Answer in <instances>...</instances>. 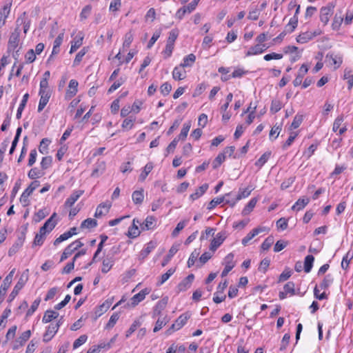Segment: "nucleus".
<instances>
[{
  "label": "nucleus",
  "mask_w": 353,
  "mask_h": 353,
  "mask_svg": "<svg viewBox=\"0 0 353 353\" xmlns=\"http://www.w3.org/2000/svg\"><path fill=\"white\" fill-rule=\"evenodd\" d=\"M314 257L312 255H307L304 261V271L307 273L310 272L312 268Z\"/></svg>",
  "instance_id": "nucleus-34"
},
{
  "label": "nucleus",
  "mask_w": 353,
  "mask_h": 353,
  "mask_svg": "<svg viewBox=\"0 0 353 353\" xmlns=\"http://www.w3.org/2000/svg\"><path fill=\"white\" fill-rule=\"evenodd\" d=\"M78 85V82L76 80H70L68 85L69 90H68V94L70 97H73L77 94Z\"/></svg>",
  "instance_id": "nucleus-37"
},
{
  "label": "nucleus",
  "mask_w": 353,
  "mask_h": 353,
  "mask_svg": "<svg viewBox=\"0 0 353 353\" xmlns=\"http://www.w3.org/2000/svg\"><path fill=\"white\" fill-rule=\"evenodd\" d=\"M268 48L265 44H256L250 48V50L246 52V56L255 55L262 53Z\"/></svg>",
  "instance_id": "nucleus-19"
},
{
  "label": "nucleus",
  "mask_w": 353,
  "mask_h": 353,
  "mask_svg": "<svg viewBox=\"0 0 353 353\" xmlns=\"http://www.w3.org/2000/svg\"><path fill=\"white\" fill-rule=\"evenodd\" d=\"M41 302L40 299H36L32 304L30 308L27 311L26 316H29L33 314V313L37 310L38 308L39 303Z\"/></svg>",
  "instance_id": "nucleus-61"
},
{
  "label": "nucleus",
  "mask_w": 353,
  "mask_h": 353,
  "mask_svg": "<svg viewBox=\"0 0 353 353\" xmlns=\"http://www.w3.org/2000/svg\"><path fill=\"white\" fill-rule=\"evenodd\" d=\"M196 57L193 54H190L183 59V62L181 63L183 66L189 67L191 66L195 61Z\"/></svg>",
  "instance_id": "nucleus-45"
},
{
  "label": "nucleus",
  "mask_w": 353,
  "mask_h": 353,
  "mask_svg": "<svg viewBox=\"0 0 353 353\" xmlns=\"http://www.w3.org/2000/svg\"><path fill=\"white\" fill-rule=\"evenodd\" d=\"M150 293V290L148 288H145L141 290L138 294L134 295L131 299L130 302L127 303L128 307H134L137 305L141 301H142L145 296Z\"/></svg>",
  "instance_id": "nucleus-6"
},
{
  "label": "nucleus",
  "mask_w": 353,
  "mask_h": 353,
  "mask_svg": "<svg viewBox=\"0 0 353 353\" xmlns=\"http://www.w3.org/2000/svg\"><path fill=\"white\" fill-rule=\"evenodd\" d=\"M132 199L135 204H141L144 199L143 190H135L133 192Z\"/></svg>",
  "instance_id": "nucleus-26"
},
{
  "label": "nucleus",
  "mask_w": 353,
  "mask_h": 353,
  "mask_svg": "<svg viewBox=\"0 0 353 353\" xmlns=\"http://www.w3.org/2000/svg\"><path fill=\"white\" fill-rule=\"evenodd\" d=\"M59 328V323L56 324H50L46 332L43 336V341L45 343L49 342L55 335V334L58 332Z\"/></svg>",
  "instance_id": "nucleus-7"
},
{
  "label": "nucleus",
  "mask_w": 353,
  "mask_h": 353,
  "mask_svg": "<svg viewBox=\"0 0 353 353\" xmlns=\"http://www.w3.org/2000/svg\"><path fill=\"white\" fill-rule=\"evenodd\" d=\"M194 279V275L193 274H189L186 276L179 285H177V289L179 292H183L189 289L192 285Z\"/></svg>",
  "instance_id": "nucleus-10"
},
{
  "label": "nucleus",
  "mask_w": 353,
  "mask_h": 353,
  "mask_svg": "<svg viewBox=\"0 0 353 353\" xmlns=\"http://www.w3.org/2000/svg\"><path fill=\"white\" fill-rule=\"evenodd\" d=\"M251 193V190H249L248 189L245 188L243 190H240L239 192L238 195L236 196V198L234 200H227L226 203H229L232 207H233L236 202L241 200L242 198H246L248 197Z\"/></svg>",
  "instance_id": "nucleus-20"
},
{
  "label": "nucleus",
  "mask_w": 353,
  "mask_h": 353,
  "mask_svg": "<svg viewBox=\"0 0 353 353\" xmlns=\"http://www.w3.org/2000/svg\"><path fill=\"white\" fill-rule=\"evenodd\" d=\"M317 34L316 32H305L300 34L296 37V41L301 43H305L316 37Z\"/></svg>",
  "instance_id": "nucleus-21"
},
{
  "label": "nucleus",
  "mask_w": 353,
  "mask_h": 353,
  "mask_svg": "<svg viewBox=\"0 0 353 353\" xmlns=\"http://www.w3.org/2000/svg\"><path fill=\"white\" fill-rule=\"evenodd\" d=\"M179 35V31L177 30H172L170 32L169 37L168 39L167 43L169 44H172L174 46V43L177 39Z\"/></svg>",
  "instance_id": "nucleus-60"
},
{
  "label": "nucleus",
  "mask_w": 353,
  "mask_h": 353,
  "mask_svg": "<svg viewBox=\"0 0 353 353\" xmlns=\"http://www.w3.org/2000/svg\"><path fill=\"white\" fill-rule=\"evenodd\" d=\"M208 189V184L205 183L200 186L194 193L190 196V198L194 201L201 196Z\"/></svg>",
  "instance_id": "nucleus-25"
},
{
  "label": "nucleus",
  "mask_w": 353,
  "mask_h": 353,
  "mask_svg": "<svg viewBox=\"0 0 353 353\" xmlns=\"http://www.w3.org/2000/svg\"><path fill=\"white\" fill-rule=\"evenodd\" d=\"M297 135L298 133L296 132H290V137H288V140L283 145V148L286 149L288 147L290 146L293 143L294 140L295 139V138L297 137Z\"/></svg>",
  "instance_id": "nucleus-62"
},
{
  "label": "nucleus",
  "mask_w": 353,
  "mask_h": 353,
  "mask_svg": "<svg viewBox=\"0 0 353 353\" xmlns=\"http://www.w3.org/2000/svg\"><path fill=\"white\" fill-rule=\"evenodd\" d=\"M132 41H133V34L131 32V31H130L125 34V40L123 43V48H129L130 44L132 43Z\"/></svg>",
  "instance_id": "nucleus-56"
},
{
  "label": "nucleus",
  "mask_w": 353,
  "mask_h": 353,
  "mask_svg": "<svg viewBox=\"0 0 353 353\" xmlns=\"http://www.w3.org/2000/svg\"><path fill=\"white\" fill-rule=\"evenodd\" d=\"M14 272L15 268L12 269L10 272V273L6 276L3 281V283L0 287V299H1V301H3L4 296L6 295V292L12 283V277Z\"/></svg>",
  "instance_id": "nucleus-3"
},
{
  "label": "nucleus",
  "mask_w": 353,
  "mask_h": 353,
  "mask_svg": "<svg viewBox=\"0 0 353 353\" xmlns=\"http://www.w3.org/2000/svg\"><path fill=\"white\" fill-rule=\"evenodd\" d=\"M156 226V219L152 216H148L143 223L140 224L142 231L152 230Z\"/></svg>",
  "instance_id": "nucleus-15"
},
{
  "label": "nucleus",
  "mask_w": 353,
  "mask_h": 353,
  "mask_svg": "<svg viewBox=\"0 0 353 353\" xmlns=\"http://www.w3.org/2000/svg\"><path fill=\"white\" fill-rule=\"evenodd\" d=\"M281 102L278 99H274L272 101L270 112L273 114L279 112L281 109Z\"/></svg>",
  "instance_id": "nucleus-48"
},
{
  "label": "nucleus",
  "mask_w": 353,
  "mask_h": 353,
  "mask_svg": "<svg viewBox=\"0 0 353 353\" xmlns=\"http://www.w3.org/2000/svg\"><path fill=\"white\" fill-rule=\"evenodd\" d=\"M40 185V182L39 181H32L30 185L24 190L25 194H28L29 196L33 192V191Z\"/></svg>",
  "instance_id": "nucleus-55"
},
{
  "label": "nucleus",
  "mask_w": 353,
  "mask_h": 353,
  "mask_svg": "<svg viewBox=\"0 0 353 353\" xmlns=\"http://www.w3.org/2000/svg\"><path fill=\"white\" fill-rule=\"evenodd\" d=\"M332 282H333V278H332V275L327 274L324 277L322 282L320 283L319 286L321 289L326 290L330 287V285L332 283Z\"/></svg>",
  "instance_id": "nucleus-40"
},
{
  "label": "nucleus",
  "mask_w": 353,
  "mask_h": 353,
  "mask_svg": "<svg viewBox=\"0 0 353 353\" xmlns=\"http://www.w3.org/2000/svg\"><path fill=\"white\" fill-rule=\"evenodd\" d=\"M28 98H29V94L28 93H26L23 95V99L18 108V110H17V115H16L17 119H19L21 117L22 112L26 105Z\"/></svg>",
  "instance_id": "nucleus-33"
},
{
  "label": "nucleus",
  "mask_w": 353,
  "mask_h": 353,
  "mask_svg": "<svg viewBox=\"0 0 353 353\" xmlns=\"http://www.w3.org/2000/svg\"><path fill=\"white\" fill-rule=\"evenodd\" d=\"M57 213L54 212L51 216L45 222L43 225L40 228L39 232L40 233L46 234L51 232L57 225V220L55 218L57 217Z\"/></svg>",
  "instance_id": "nucleus-4"
},
{
  "label": "nucleus",
  "mask_w": 353,
  "mask_h": 353,
  "mask_svg": "<svg viewBox=\"0 0 353 353\" xmlns=\"http://www.w3.org/2000/svg\"><path fill=\"white\" fill-rule=\"evenodd\" d=\"M59 316V313L57 312H54L53 310H47L42 319V321L44 323H47L52 321L53 319H57Z\"/></svg>",
  "instance_id": "nucleus-27"
},
{
  "label": "nucleus",
  "mask_w": 353,
  "mask_h": 353,
  "mask_svg": "<svg viewBox=\"0 0 353 353\" xmlns=\"http://www.w3.org/2000/svg\"><path fill=\"white\" fill-rule=\"evenodd\" d=\"M171 90H172V85L168 82H165V83H163L160 87L161 93L164 96L168 95L170 92Z\"/></svg>",
  "instance_id": "nucleus-59"
},
{
  "label": "nucleus",
  "mask_w": 353,
  "mask_h": 353,
  "mask_svg": "<svg viewBox=\"0 0 353 353\" xmlns=\"http://www.w3.org/2000/svg\"><path fill=\"white\" fill-rule=\"evenodd\" d=\"M45 235V234L40 233V232L37 233L34 237L33 245H41L43 243Z\"/></svg>",
  "instance_id": "nucleus-63"
},
{
  "label": "nucleus",
  "mask_w": 353,
  "mask_h": 353,
  "mask_svg": "<svg viewBox=\"0 0 353 353\" xmlns=\"http://www.w3.org/2000/svg\"><path fill=\"white\" fill-rule=\"evenodd\" d=\"M43 175V173L40 172L37 168H32L28 174V176L31 179H35L37 178L41 177Z\"/></svg>",
  "instance_id": "nucleus-58"
},
{
  "label": "nucleus",
  "mask_w": 353,
  "mask_h": 353,
  "mask_svg": "<svg viewBox=\"0 0 353 353\" xmlns=\"http://www.w3.org/2000/svg\"><path fill=\"white\" fill-rule=\"evenodd\" d=\"M52 163V158L50 156H47L42 158L41 161V167L43 170H46L50 168Z\"/></svg>",
  "instance_id": "nucleus-49"
},
{
  "label": "nucleus",
  "mask_w": 353,
  "mask_h": 353,
  "mask_svg": "<svg viewBox=\"0 0 353 353\" xmlns=\"http://www.w3.org/2000/svg\"><path fill=\"white\" fill-rule=\"evenodd\" d=\"M174 272L175 269H169L165 274L161 276V281L158 282L157 285H161L164 283L170 278V276L174 274Z\"/></svg>",
  "instance_id": "nucleus-53"
},
{
  "label": "nucleus",
  "mask_w": 353,
  "mask_h": 353,
  "mask_svg": "<svg viewBox=\"0 0 353 353\" xmlns=\"http://www.w3.org/2000/svg\"><path fill=\"white\" fill-rule=\"evenodd\" d=\"M114 260L112 256L107 255L103 260L101 272L104 274L108 273L113 266Z\"/></svg>",
  "instance_id": "nucleus-18"
},
{
  "label": "nucleus",
  "mask_w": 353,
  "mask_h": 353,
  "mask_svg": "<svg viewBox=\"0 0 353 353\" xmlns=\"http://www.w3.org/2000/svg\"><path fill=\"white\" fill-rule=\"evenodd\" d=\"M230 194V193H228V194H225L223 197L216 198V199H212L208 203V209L212 210V209L214 208L217 205L221 204L224 201L226 202V201L228 200L226 199V197L229 196Z\"/></svg>",
  "instance_id": "nucleus-29"
},
{
  "label": "nucleus",
  "mask_w": 353,
  "mask_h": 353,
  "mask_svg": "<svg viewBox=\"0 0 353 353\" xmlns=\"http://www.w3.org/2000/svg\"><path fill=\"white\" fill-rule=\"evenodd\" d=\"M352 258H353V254L350 255V252H348L346 254V255L343 256L342 262H341V268L343 270H346L348 268L350 262L352 259Z\"/></svg>",
  "instance_id": "nucleus-50"
},
{
  "label": "nucleus",
  "mask_w": 353,
  "mask_h": 353,
  "mask_svg": "<svg viewBox=\"0 0 353 353\" xmlns=\"http://www.w3.org/2000/svg\"><path fill=\"white\" fill-rule=\"evenodd\" d=\"M334 8V5L332 3L321 8L320 20L324 25L328 23L330 16L333 14Z\"/></svg>",
  "instance_id": "nucleus-2"
},
{
  "label": "nucleus",
  "mask_w": 353,
  "mask_h": 353,
  "mask_svg": "<svg viewBox=\"0 0 353 353\" xmlns=\"http://www.w3.org/2000/svg\"><path fill=\"white\" fill-rule=\"evenodd\" d=\"M271 155L270 152H265L255 163V165L261 168L268 160Z\"/></svg>",
  "instance_id": "nucleus-41"
},
{
  "label": "nucleus",
  "mask_w": 353,
  "mask_h": 353,
  "mask_svg": "<svg viewBox=\"0 0 353 353\" xmlns=\"http://www.w3.org/2000/svg\"><path fill=\"white\" fill-rule=\"evenodd\" d=\"M257 203V199L256 198H252L249 203L245 206L244 209L242 211V214L243 216H246L249 214L253 210V208L255 207L256 204Z\"/></svg>",
  "instance_id": "nucleus-31"
},
{
  "label": "nucleus",
  "mask_w": 353,
  "mask_h": 353,
  "mask_svg": "<svg viewBox=\"0 0 353 353\" xmlns=\"http://www.w3.org/2000/svg\"><path fill=\"white\" fill-rule=\"evenodd\" d=\"M83 190H76L74 191L65 201L64 203L65 208H72L74 203L79 199V197L83 194Z\"/></svg>",
  "instance_id": "nucleus-11"
},
{
  "label": "nucleus",
  "mask_w": 353,
  "mask_h": 353,
  "mask_svg": "<svg viewBox=\"0 0 353 353\" xmlns=\"http://www.w3.org/2000/svg\"><path fill=\"white\" fill-rule=\"evenodd\" d=\"M87 51L88 50H87L86 48H83L77 54L75 59L74 60V62H73V66L78 65L80 63V62L82 60L83 57Z\"/></svg>",
  "instance_id": "nucleus-47"
},
{
  "label": "nucleus",
  "mask_w": 353,
  "mask_h": 353,
  "mask_svg": "<svg viewBox=\"0 0 353 353\" xmlns=\"http://www.w3.org/2000/svg\"><path fill=\"white\" fill-rule=\"evenodd\" d=\"M156 243L153 241H150L147 244L146 248L141 252L140 256L144 259L145 258L151 251L155 248Z\"/></svg>",
  "instance_id": "nucleus-42"
},
{
  "label": "nucleus",
  "mask_w": 353,
  "mask_h": 353,
  "mask_svg": "<svg viewBox=\"0 0 353 353\" xmlns=\"http://www.w3.org/2000/svg\"><path fill=\"white\" fill-rule=\"evenodd\" d=\"M50 142H51L50 140L47 138L43 139L40 142V144L39 146V151L43 154H48V145L50 143Z\"/></svg>",
  "instance_id": "nucleus-35"
},
{
  "label": "nucleus",
  "mask_w": 353,
  "mask_h": 353,
  "mask_svg": "<svg viewBox=\"0 0 353 353\" xmlns=\"http://www.w3.org/2000/svg\"><path fill=\"white\" fill-rule=\"evenodd\" d=\"M134 121H135V118H132L130 117L125 119L123 120L121 126L123 129H125L126 130H129L132 128Z\"/></svg>",
  "instance_id": "nucleus-46"
},
{
  "label": "nucleus",
  "mask_w": 353,
  "mask_h": 353,
  "mask_svg": "<svg viewBox=\"0 0 353 353\" xmlns=\"http://www.w3.org/2000/svg\"><path fill=\"white\" fill-rule=\"evenodd\" d=\"M168 323V319L167 316L163 317V319H158L155 323V326L154 327L153 332H157L159 331L163 326H165Z\"/></svg>",
  "instance_id": "nucleus-43"
},
{
  "label": "nucleus",
  "mask_w": 353,
  "mask_h": 353,
  "mask_svg": "<svg viewBox=\"0 0 353 353\" xmlns=\"http://www.w3.org/2000/svg\"><path fill=\"white\" fill-rule=\"evenodd\" d=\"M137 224H141L140 221L137 220V219H134L133 220V223H132V226L131 228H129V230H128V236L130 237V238H136L138 236H139L141 232L140 230H139V228H138V225Z\"/></svg>",
  "instance_id": "nucleus-22"
},
{
  "label": "nucleus",
  "mask_w": 353,
  "mask_h": 353,
  "mask_svg": "<svg viewBox=\"0 0 353 353\" xmlns=\"http://www.w3.org/2000/svg\"><path fill=\"white\" fill-rule=\"evenodd\" d=\"M190 318V314L188 312H185L180 315L175 321L176 329H181Z\"/></svg>",
  "instance_id": "nucleus-24"
},
{
  "label": "nucleus",
  "mask_w": 353,
  "mask_h": 353,
  "mask_svg": "<svg viewBox=\"0 0 353 353\" xmlns=\"http://www.w3.org/2000/svg\"><path fill=\"white\" fill-rule=\"evenodd\" d=\"M40 100L38 105V112H41L47 105L50 97V91H39Z\"/></svg>",
  "instance_id": "nucleus-12"
},
{
  "label": "nucleus",
  "mask_w": 353,
  "mask_h": 353,
  "mask_svg": "<svg viewBox=\"0 0 353 353\" xmlns=\"http://www.w3.org/2000/svg\"><path fill=\"white\" fill-rule=\"evenodd\" d=\"M168 297H164L161 300H160L155 307L153 309L152 317L154 318L157 316H159L162 311L165 308L168 304Z\"/></svg>",
  "instance_id": "nucleus-13"
},
{
  "label": "nucleus",
  "mask_w": 353,
  "mask_h": 353,
  "mask_svg": "<svg viewBox=\"0 0 353 353\" xmlns=\"http://www.w3.org/2000/svg\"><path fill=\"white\" fill-rule=\"evenodd\" d=\"M23 243L19 242L18 240L15 241V243L12 245V247L8 250V255L10 256H12L15 253H17L19 250L22 247Z\"/></svg>",
  "instance_id": "nucleus-52"
},
{
  "label": "nucleus",
  "mask_w": 353,
  "mask_h": 353,
  "mask_svg": "<svg viewBox=\"0 0 353 353\" xmlns=\"http://www.w3.org/2000/svg\"><path fill=\"white\" fill-rule=\"evenodd\" d=\"M274 241V237L272 236H269L261 244V249L263 250H268L273 244Z\"/></svg>",
  "instance_id": "nucleus-54"
},
{
  "label": "nucleus",
  "mask_w": 353,
  "mask_h": 353,
  "mask_svg": "<svg viewBox=\"0 0 353 353\" xmlns=\"http://www.w3.org/2000/svg\"><path fill=\"white\" fill-rule=\"evenodd\" d=\"M303 120V116L302 114H296L290 125V130L298 128L302 123Z\"/></svg>",
  "instance_id": "nucleus-44"
},
{
  "label": "nucleus",
  "mask_w": 353,
  "mask_h": 353,
  "mask_svg": "<svg viewBox=\"0 0 353 353\" xmlns=\"http://www.w3.org/2000/svg\"><path fill=\"white\" fill-rule=\"evenodd\" d=\"M97 225V221L91 218L86 219L81 224V229H90Z\"/></svg>",
  "instance_id": "nucleus-32"
},
{
  "label": "nucleus",
  "mask_w": 353,
  "mask_h": 353,
  "mask_svg": "<svg viewBox=\"0 0 353 353\" xmlns=\"http://www.w3.org/2000/svg\"><path fill=\"white\" fill-rule=\"evenodd\" d=\"M179 248L177 245H174L170 248L168 254L162 261L161 265L163 267L165 266L168 263L172 257L177 252Z\"/></svg>",
  "instance_id": "nucleus-30"
},
{
  "label": "nucleus",
  "mask_w": 353,
  "mask_h": 353,
  "mask_svg": "<svg viewBox=\"0 0 353 353\" xmlns=\"http://www.w3.org/2000/svg\"><path fill=\"white\" fill-rule=\"evenodd\" d=\"M223 264L225 265V268L221 272L222 277L226 276L236 265L235 262L234 261L233 253H230L225 257Z\"/></svg>",
  "instance_id": "nucleus-5"
},
{
  "label": "nucleus",
  "mask_w": 353,
  "mask_h": 353,
  "mask_svg": "<svg viewBox=\"0 0 353 353\" xmlns=\"http://www.w3.org/2000/svg\"><path fill=\"white\" fill-rule=\"evenodd\" d=\"M187 223H188L187 220H183V221H180L179 223H178V224L176 225V227L172 231V235L173 236H176L178 235V234L179 233V232L181 230H182L185 228V226L186 225Z\"/></svg>",
  "instance_id": "nucleus-57"
},
{
  "label": "nucleus",
  "mask_w": 353,
  "mask_h": 353,
  "mask_svg": "<svg viewBox=\"0 0 353 353\" xmlns=\"http://www.w3.org/2000/svg\"><path fill=\"white\" fill-rule=\"evenodd\" d=\"M190 127H191L190 121H188V123H184L180 134L176 138L179 139V140H180V139L184 140L188 136V134L190 129Z\"/></svg>",
  "instance_id": "nucleus-38"
},
{
  "label": "nucleus",
  "mask_w": 353,
  "mask_h": 353,
  "mask_svg": "<svg viewBox=\"0 0 353 353\" xmlns=\"http://www.w3.org/2000/svg\"><path fill=\"white\" fill-rule=\"evenodd\" d=\"M185 66H183L180 64L179 66H176L174 68L172 72V77L175 80H182L186 77V72L184 69Z\"/></svg>",
  "instance_id": "nucleus-16"
},
{
  "label": "nucleus",
  "mask_w": 353,
  "mask_h": 353,
  "mask_svg": "<svg viewBox=\"0 0 353 353\" xmlns=\"http://www.w3.org/2000/svg\"><path fill=\"white\" fill-rule=\"evenodd\" d=\"M19 35L20 32L18 29H15L14 31L11 33L8 43V50L9 52L15 50L18 46L19 42Z\"/></svg>",
  "instance_id": "nucleus-8"
},
{
  "label": "nucleus",
  "mask_w": 353,
  "mask_h": 353,
  "mask_svg": "<svg viewBox=\"0 0 353 353\" xmlns=\"http://www.w3.org/2000/svg\"><path fill=\"white\" fill-rule=\"evenodd\" d=\"M92 10V6L90 5H88L85 6L80 14V18L81 20L86 19L90 15Z\"/></svg>",
  "instance_id": "nucleus-64"
},
{
  "label": "nucleus",
  "mask_w": 353,
  "mask_h": 353,
  "mask_svg": "<svg viewBox=\"0 0 353 353\" xmlns=\"http://www.w3.org/2000/svg\"><path fill=\"white\" fill-rule=\"evenodd\" d=\"M226 238L225 232H219L216 234L210 243V250L214 252L224 241Z\"/></svg>",
  "instance_id": "nucleus-9"
},
{
  "label": "nucleus",
  "mask_w": 353,
  "mask_h": 353,
  "mask_svg": "<svg viewBox=\"0 0 353 353\" xmlns=\"http://www.w3.org/2000/svg\"><path fill=\"white\" fill-rule=\"evenodd\" d=\"M224 154L219 153L212 162V168L216 169L225 161Z\"/></svg>",
  "instance_id": "nucleus-51"
},
{
  "label": "nucleus",
  "mask_w": 353,
  "mask_h": 353,
  "mask_svg": "<svg viewBox=\"0 0 353 353\" xmlns=\"http://www.w3.org/2000/svg\"><path fill=\"white\" fill-rule=\"evenodd\" d=\"M325 61L328 62L331 65H334V68L336 69L339 68L342 63V58L333 53H328L325 57Z\"/></svg>",
  "instance_id": "nucleus-14"
},
{
  "label": "nucleus",
  "mask_w": 353,
  "mask_h": 353,
  "mask_svg": "<svg viewBox=\"0 0 353 353\" xmlns=\"http://www.w3.org/2000/svg\"><path fill=\"white\" fill-rule=\"evenodd\" d=\"M28 277L29 270L26 269L21 273L18 282L16 283L12 291L10 294L8 299V302H12L14 299V298L18 295L19 291L23 288V286L27 283Z\"/></svg>",
  "instance_id": "nucleus-1"
},
{
  "label": "nucleus",
  "mask_w": 353,
  "mask_h": 353,
  "mask_svg": "<svg viewBox=\"0 0 353 353\" xmlns=\"http://www.w3.org/2000/svg\"><path fill=\"white\" fill-rule=\"evenodd\" d=\"M30 335V330L23 332L21 335L16 340V343H19V346H23L26 341L29 339Z\"/></svg>",
  "instance_id": "nucleus-39"
},
{
  "label": "nucleus",
  "mask_w": 353,
  "mask_h": 353,
  "mask_svg": "<svg viewBox=\"0 0 353 353\" xmlns=\"http://www.w3.org/2000/svg\"><path fill=\"white\" fill-rule=\"evenodd\" d=\"M307 71L308 65L306 64H303L299 69V74L293 81V84L295 87L301 84L303 76L307 72Z\"/></svg>",
  "instance_id": "nucleus-17"
},
{
  "label": "nucleus",
  "mask_w": 353,
  "mask_h": 353,
  "mask_svg": "<svg viewBox=\"0 0 353 353\" xmlns=\"http://www.w3.org/2000/svg\"><path fill=\"white\" fill-rule=\"evenodd\" d=\"M310 202V199L307 197H303L298 199V201L292 205V210L299 211L303 209Z\"/></svg>",
  "instance_id": "nucleus-23"
},
{
  "label": "nucleus",
  "mask_w": 353,
  "mask_h": 353,
  "mask_svg": "<svg viewBox=\"0 0 353 353\" xmlns=\"http://www.w3.org/2000/svg\"><path fill=\"white\" fill-rule=\"evenodd\" d=\"M152 169H153L152 163H147L145 165L143 172L139 175V181H143L146 179L148 174L152 171Z\"/></svg>",
  "instance_id": "nucleus-36"
},
{
  "label": "nucleus",
  "mask_w": 353,
  "mask_h": 353,
  "mask_svg": "<svg viewBox=\"0 0 353 353\" xmlns=\"http://www.w3.org/2000/svg\"><path fill=\"white\" fill-rule=\"evenodd\" d=\"M111 304H112L111 301H109V300L105 301L103 303H102L101 305H100L99 307H97V309L95 310V314L97 316H101L103 313H105L108 310V308L110 307Z\"/></svg>",
  "instance_id": "nucleus-28"
}]
</instances>
